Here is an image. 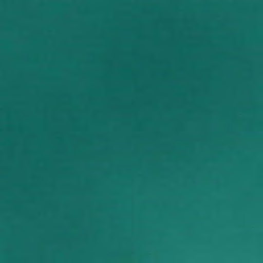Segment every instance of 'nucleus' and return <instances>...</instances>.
<instances>
[{
  "mask_svg": "<svg viewBox=\"0 0 263 263\" xmlns=\"http://www.w3.org/2000/svg\"><path fill=\"white\" fill-rule=\"evenodd\" d=\"M18 73H17V76ZM18 84H17V89ZM18 101L17 100V104ZM18 110H17V113ZM18 133V125L17 124V133ZM17 164H121V162H23L18 156L17 150Z\"/></svg>",
  "mask_w": 263,
  "mask_h": 263,
  "instance_id": "7ed1b4c3",
  "label": "nucleus"
},
{
  "mask_svg": "<svg viewBox=\"0 0 263 263\" xmlns=\"http://www.w3.org/2000/svg\"><path fill=\"white\" fill-rule=\"evenodd\" d=\"M12 172V263H16V165H0Z\"/></svg>",
  "mask_w": 263,
  "mask_h": 263,
  "instance_id": "f257e3e1",
  "label": "nucleus"
},
{
  "mask_svg": "<svg viewBox=\"0 0 263 263\" xmlns=\"http://www.w3.org/2000/svg\"><path fill=\"white\" fill-rule=\"evenodd\" d=\"M24 168H121V165H17V188L18 187V175L21 170ZM18 212V203H17Z\"/></svg>",
  "mask_w": 263,
  "mask_h": 263,
  "instance_id": "f03ea898",
  "label": "nucleus"
}]
</instances>
